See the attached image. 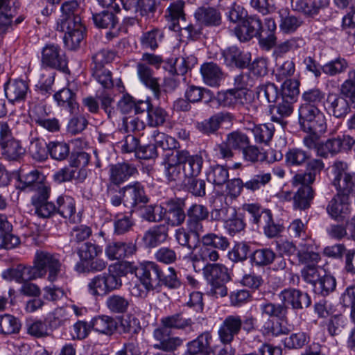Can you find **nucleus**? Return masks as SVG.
<instances>
[{
	"label": "nucleus",
	"instance_id": "obj_8",
	"mask_svg": "<svg viewBox=\"0 0 355 355\" xmlns=\"http://www.w3.org/2000/svg\"><path fill=\"white\" fill-rule=\"evenodd\" d=\"M42 66L68 72V60L63 50L55 44H46L42 51Z\"/></svg>",
	"mask_w": 355,
	"mask_h": 355
},
{
	"label": "nucleus",
	"instance_id": "obj_63",
	"mask_svg": "<svg viewBox=\"0 0 355 355\" xmlns=\"http://www.w3.org/2000/svg\"><path fill=\"white\" fill-rule=\"evenodd\" d=\"M49 153L52 159L62 161L69 155V146L64 142L52 141L49 144Z\"/></svg>",
	"mask_w": 355,
	"mask_h": 355
},
{
	"label": "nucleus",
	"instance_id": "obj_56",
	"mask_svg": "<svg viewBox=\"0 0 355 355\" xmlns=\"http://www.w3.org/2000/svg\"><path fill=\"white\" fill-rule=\"evenodd\" d=\"M152 137L155 141V147H159L163 150H179L178 142L176 139L163 132L155 130L152 135Z\"/></svg>",
	"mask_w": 355,
	"mask_h": 355
},
{
	"label": "nucleus",
	"instance_id": "obj_62",
	"mask_svg": "<svg viewBox=\"0 0 355 355\" xmlns=\"http://www.w3.org/2000/svg\"><path fill=\"white\" fill-rule=\"evenodd\" d=\"M92 75L95 80L104 88L110 89L113 86L111 72L102 65L94 66L92 68Z\"/></svg>",
	"mask_w": 355,
	"mask_h": 355
},
{
	"label": "nucleus",
	"instance_id": "obj_34",
	"mask_svg": "<svg viewBox=\"0 0 355 355\" xmlns=\"http://www.w3.org/2000/svg\"><path fill=\"white\" fill-rule=\"evenodd\" d=\"M203 82L210 87H218L223 78V73L216 63L205 62L200 67Z\"/></svg>",
	"mask_w": 355,
	"mask_h": 355
},
{
	"label": "nucleus",
	"instance_id": "obj_12",
	"mask_svg": "<svg viewBox=\"0 0 355 355\" xmlns=\"http://www.w3.org/2000/svg\"><path fill=\"white\" fill-rule=\"evenodd\" d=\"M119 192L123 195L124 205L132 208L139 207L141 205L147 204L149 201L144 186L139 182L119 188Z\"/></svg>",
	"mask_w": 355,
	"mask_h": 355
},
{
	"label": "nucleus",
	"instance_id": "obj_35",
	"mask_svg": "<svg viewBox=\"0 0 355 355\" xmlns=\"http://www.w3.org/2000/svg\"><path fill=\"white\" fill-rule=\"evenodd\" d=\"M136 246L132 243L112 242L105 248V254L110 260H119L133 254Z\"/></svg>",
	"mask_w": 355,
	"mask_h": 355
},
{
	"label": "nucleus",
	"instance_id": "obj_5",
	"mask_svg": "<svg viewBox=\"0 0 355 355\" xmlns=\"http://www.w3.org/2000/svg\"><path fill=\"white\" fill-rule=\"evenodd\" d=\"M245 209L250 214L254 224L263 226L268 238L275 237L282 231V227L273 222L270 210L263 209L255 204L245 205Z\"/></svg>",
	"mask_w": 355,
	"mask_h": 355
},
{
	"label": "nucleus",
	"instance_id": "obj_61",
	"mask_svg": "<svg viewBox=\"0 0 355 355\" xmlns=\"http://www.w3.org/2000/svg\"><path fill=\"white\" fill-rule=\"evenodd\" d=\"M276 257V254L270 248H261L256 250L252 255V261L257 266H266L272 263Z\"/></svg>",
	"mask_w": 355,
	"mask_h": 355
},
{
	"label": "nucleus",
	"instance_id": "obj_57",
	"mask_svg": "<svg viewBox=\"0 0 355 355\" xmlns=\"http://www.w3.org/2000/svg\"><path fill=\"white\" fill-rule=\"evenodd\" d=\"M257 94L259 98L265 99L268 103H275L280 97L277 87L271 83L259 86Z\"/></svg>",
	"mask_w": 355,
	"mask_h": 355
},
{
	"label": "nucleus",
	"instance_id": "obj_30",
	"mask_svg": "<svg viewBox=\"0 0 355 355\" xmlns=\"http://www.w3.org/2000/svg\"><path fill=\"white\" fill-rule=\"evenodd\" d=\"M212 336L210 332L205 331L196 339L187 343V349L184 355L207 354L211 351Z\"/></svg>",
	"mask_w": 355,
	"mask_h": 355
},
{
	"label": "nucleus",
	"instance_id": "obj_17",
	"mask_svg": "<svg viewBox=\"0 0 355 355\" xmlns=\"http://www.w3.org/2000/svg\"><path fill=\"white\" fill-rule=\"evenodd\" d=\"M162 165L165 177L168 182H178L184 178L178 150L166 153L164 155Z\"/></svg>",
	"mask_w": 355,
	"mask_h": 355
},
{
	"label": "nucleus",
	"instance_id": "obj_7",
	"mask_svg": "<svg viewBox=\"0 0 355 355\" xmlns=\"http://www.w3.org/2000/svg\"><path fill=\"white\" fill-rule=\"evenodd\" d=\"M122 282L118 275L104 272L91 279L87 284L88 292L93 296L105 295L119 289Z\"/></svg>",
	"mask_w": 355,
	"mask_h": 355
},
{
	"label": "nucleus",
	"instance_id": "obj_6",
	"mask_svg": "<svg viewBox=\"0 0 355 355\" xmlns=\"http://www.w3.org/2000/svg\"><path fill=\"white\" fill-rule=\"evenodd\" d=\"M333 185L338 193L349 196L355 189V173L349 171L346 162L336 160L332 165Z\"/></svg>",
	"mask_w": 355,
	"mask_h": 355
},
{
	"label": "nucleus",
	"instance_id": "obj_32",
	"mask_svg": "<svg viewBox=\"0 0 355 355\" xmlns=\"http://www.w3.org/2000/svg\"><path fill=\"white\" fill-rule=\"evenodd\" d=\"M225 62L228 66H235L239 68L246 67L250 61V55L241 51L236 46H230L222 53Z\"/></svg>",
	"mask_w": 355,
	"mask_h": 355
},
{
	"label": "nucleus",
	"instance_id": "obj_60",
	"mask_svg": "<svg viewBox=\"0 0 355 355\" xmlns=\"http://www.w3.org/2000/svg\"><path fill=\"white\" fill-rule=\"evenodd\" d=\"M251 131L257 143L268 144L272 137L274 127L271 124L254 125Z\"/></svg>",
	"mask_w": 355,
	"mask_h": 355
},
{
	"label": "nucleus",
	"instance_id": "obj_52",
	"mask_svg": "<svg viewBox=\"0 0 355 355\" xmlns=\"http://www.w3.org/2000/svg\"><path fill=\"white\" fill-rule=\"evenodd\" d=\"M202 244L210 246L221 251H225L230 246L228 239L223 236L215 233H208L201 238Z\"/></svg>",
	"mask_w": 355,
	"mask_h": 355
},
{
	"label": "nucleus",
	"instance_id": "obj_3",
	"mask_svg": "<svg viewBox=\"0 0 355 355\" xmlns=\"http://www.w3.org/2000/svg\"><path fill=\"white\" fill-rule=\"evenodd\" d=\"M250 144L249 137L239 130L228 133L225 139L216 145L215 151L218 158L224 160H231L234 156V150H241Z\"/></svg>",
	"mask_w": 355,
	"mask_h": 355
},
{
	"label": "nucleus",
	"instance_id": "obj_20",
	"mask_svg": "<svg viewBox=\"0 0 355 355\" xmlns=\"http://www.w3.org/2000/svg\"><path fill=\"white\" fill-rule=\"evenodd\" d=\"M324 168V164L322 159H312L306 164L304 172L297 173L292 178L293 186L300 184L311 185L315 180L316 176L320 175Z\"/></svg>",
	"mask_w": 355,
	"mask_h": 355
},
{
	"label": "nucleus",
	"instance_id": "obj_53",
	"mask_svg": "<svg viewBox=\"0 0 355 355\" xmlns=\"http://www.w3.org/2000/svg\"><path fill=\"white\" fill-rule=\"evenodd\" d=\"M164 36V33L159 28H153L142 34L140 41L143 48L155 50L158 47L159 42H161Z\"/></svg>",
	"mask_w": 355,
	"mask_h": 355
},
{
	"label": "nucleus",
	"instance_id": "obj_23",
	"mask_svg": "<svg viewBox=\"0 0 355 355\" xmlns=\"http://www.w3.org/2000/svg\"><path fill=\"white\" fill-rule=\"evenodd\" d=\"M279 298L284 305H291L293 309H304L311 304L309 295L295 288L284 289L279 294Z\"/></svg>",
	"mask_w": 355,
	"mask_h": 355
},
{
	"label": "nucleus",
	"instance_id": "obj_37",
	"mask_svg": "<svg viewBox=\"0 0 355 355\" xmlns=\"http://www.w3.org/2000/svg\"><path fill=\"white\" fill-rule=\"evenodd\" d=\"M90 326L92 329L101 334L111 336L116 330L117 323L112 317L102 315L94 317L90 321Z\"/></svg>",
	"mask_w": 355,
	"mask_h": 355
},
{
	"label": "nucleus",
	"instance_id": "obj_40",
	"mask_svg": "<svg viewBox=\"0 0 355 355\" xmlns=\"http://www.w3.org/2000/svg\"><path fill=\"white\" fill-rule=\"evenodd\" d=\"M0 146L2 155L6 159L10 161H19L26 153V149L22 146L21 142L15 139L3 141Z\"/></svg>",
	"mask_w": 355,
	"mask_h": 355
},
{
	"label": "nucleus",
	"instance_id": "obj_28",
	"mask_svg": "<svg viewBox=\"0 0 355 355\" xmlns=\"http://www.w3.org/2000/svg\"><path fill=\"white\" fill-rule=\"evenodd\" d=\"M248 92L242 89H230L218 94L217 101L223 107L244 106L247 101Z\"/></svg>",
	"mask_w": 355,
	"mask_h": 355
},
{
	"label": "nucleus",
	"instance_id": "obj_10",
	"mask_svg": "<svg viewBox=\"0 0 355 355\" xmlns=\"http://www.w3.org/2000/svg\"><path fill=\"white\" fill-rule=\"evenodd\" d=\"M265 32L261 19L255 15L246 16L234 28V33L241 42H247Z\"/></svg>",
	"mask_w": 355,
	"mask_h": 355
},
{
	"label": "nucleus",
	"instance_id": "obj_47",
	"mask_svg": "<svg viewBox=\"0 0 355 355\" xmlns=\"http://www.w3.org/2000/svg\"><path fill=\"white\" fill-rule=\"evenodd\" d=\"M185 98L190 103H195L205 99L208 102L213 98V93L205 88L189 85L185 91Z\"/></svg>",
	"mask_w": 355,
	"mask_h": 355
},
{
	"label": "nucleus",
	"instance_id": "obj_14",
	"mask_svg": "<svg viewBox=\"0 0 355 355\" xmlns=\"http://www.w3.org/2000/svg\"><path fill=\"white\" fill-rule=\"evenodd\" d=\"M103 6H106L103 10L94 13L92 19L95 26L99 28H113L118 23L116 12L120 10L119 6L114 1L106 3L103 0H98Z\"/></svg>",
	"mask_w": 355,
	"mask_h": 355
},
{
	"label": "nucleus",
	"instance_id": "obj_46",
	"mask_svg": "<svg viewBox=\"0 0 355 355\" xmlns=\"http://www.w3.org/2000/svg\"><path fill=\"white\" fill-rule=\"evenodd\" d=\"M20 320L10 314L0 315V334L12 335L18 334L21 329Z\"/></svg>",
	"mask_w": 355,
	"mask_h": 355
},
{
	"label": "nucleus",
	"instance_id": "obj_33",
	"mask_svg": "<svg viewBox=\"0 0 355 355\" xmlns=\"http://www.w3.org/2000/svg\"><path fill=\"white\" fill-rule=\"evenodd\" d=\"M46 112L44 107L36 105L31 111V118L37 125L50 131L55 132L60 130V123L55 118H46Z\"/></svg>",
	"mask_w": 355,
	"mask_h": 355
},
{
	"label": "nucleus",
	"instance_id": "obj_38",
	"mask_svg": "<svg viewBox=\"0 0 355 355\" xmlns=\"http://www.w3.org/2000/svg\"><path fill=\"white\" fill-rule=\"evenodd\" d=\"M58 106L67 110L70 113H75L78 109L76 94L70 89L63 88L53 95Z\"/></svg>",
	"mask_w": 355,
	"mask_h": 355
},
{
	"label": "nucleus",
	"instance_id": "obj_15",
	"mask_svg": "<svg viewBox=\"0 0 355 355\" xmlns=\"http://www.w3.org/2000/svg\"><path fill=\"white\" fill-rule=\"evenodd\" d=\"M241 330V316L237 314L227 315L221 322L218 334L220 342L230 344Z\"/></svg>",
	"mask_w": 355,
	"mask_h": 355
},
{
	"label": "nucleus",
	"instance_id": "obj_18",
	"mask_svg": "<svg viewBox=\"0 0 355 355\" xmlns=\"http://www.w3.org/2000/svg\"><path fill=\"white\" fill-rule=\"evenodd\" d=\"M137 173L138 171L135 166L126 162L111 164L109 166V183L107 185L119 188L121 184Z\"/></svg>",
	"mask_w": 355,
	"mask_h": 355
},
{
	"label": "nucleus",
	"instance_id": "obj_43",
	"mask_svg": "<svg viewBox=\"0 0 355 355\" xmlns=\"http://www.w3.org/2000/svg\"><path fill=\"white\" fill-rule=\"evenodd\" d=\"M56 213L71 223H75L76 207L74 200L68 196H61L57 199Z\"/></svg>",
	"mask_w": 355,
	"mask_h": 355
},
{
	"label": "nucleus",
	"instance_id": "obj_54",
	"mask_svg": "<svg viewBox=\"0 0 355 355\" xmlns=\"http://www.w3.org/2000/svg\"><path fill=\"white\" fill-rule=\"evenodd\" d=\"M336 287V279L333 276L324 273L322 278L313 286V291L316 294L324 297L332 293Z\"/></svg>",
	"mask_w": 355,
	"mask_h": 355
},
{
	"label": "nucleus",
	"instance_id": "obj_2",
	"mask_svg": "<svg viewBox=\"0 0 355 355\" xmlns=\"http://www.w3.org/2000/svg\"><path fill=\"white\" fill-rule=\"evenodd\" d=\"M33 277L40 278L47 273L48 279L54 282L61 270V263L57 255L44 250H37L35 252L33 266L32 267Z\"/></svg>",
	"mask_w": 355,
	"mask_h": 355
},
{
	"label": "nucleus",
	"instance_id": "obj_13",
	"mask_svg": "<svg viewBox=\"0 0 355 355\" xmlns=\"http://www.w3.org/2000/svg\"><path fill=\"white\" fill-rule=\"evenodd\" d=\"M155 340L153 347L166 352H173L183 344V340L178 336H171V331L161 326L153 331Z\"/></svg>",
	"mask_w": 355,
	"mask_h": 355
},
{
	"label": "nucleus",
	"instance_id": "obj_29",
	"mask_svg": "<svg viewBox=\"0 0 355 355\" xmlns=\"http://www.w3.org/2000/svg\"><path fill=\"white\" fill-rule=\"evenodd\" d=\"M85 27L82 21L69 24L68 27L63 30H57L58 31L64 32V42L65 45L70 49H76L78 48L83 40Z\"/></svg>",
	"mask_w": 355,
	"mask_h": 355
},
{
	"label": "nucleus",
	"instance_id": "obj_42",
	"mask_svg": "<svg viewBox=\"0 0 355 355\" xmlns=\"http://www.w3.org/2000/svg\"><path fill=\"white\" fill-rule=\"evenodd\" d=\"M327 103L329 110L336 118L345 116L350 110L348 101L341 95L330 94L327 97Z\"/></svg>",
	"mask_w": 355,
	"mask_h": 355
},
{
	"label": "nucleus",
	"instance_id": "obj_9",
	"mask_svg": "<svg viewBox=\"0 0 355 355\" xmlns=\"http://www.w3.org/2000/svg\"><path fill=\"white\" fill-rule=\"evenodd\" d=\"M209 215L208 208L202 204L194 203L187 210L186 227L198 239L204 232L202 222L208 219Z\"/></svg>",
	"mask_w": 355,
	"mask_h": 355
},
{
	"label": "nucleus",
	"instance_id": "obj_55",
	"mask_svg": "<svg viewBox=\"0 0 355 355\" xmlns=\"http://www.w3.org/2000/svg\"><path fill=\"white\" fill-rule=\"evenodd\" d=\"M28 153L35 160L44 161L48 157L49 144L40 139H34L31 141Z\"/></svg>",
	"mask_w": 355,
	"mask_h": 355
},
{
	"label": "nucleus",
	"instance_id": "obj_50",
	"mask_svg": "<svg viewBox=\"0 0 355 355\" xmlns=\"http://www.w3.org/2000/svg\"><path fill=\"white\" fill-rule=\"evenodd\" d=\"M261 315L265 318H282L286 313V306L283 304H274L269 302L259 304Z\"/></svg>",
	"mask_w": 355,
	"mask_h": 355
},
{
	"label": "nucleus",
	"instance_id": "obj_16",
	"mask_svg": "<svg viewBox=\"0 0 355 355\" xmlns=\"http://www.w3.org/2000/svg\"><path fill=\"white\" fill-rule=\"evenodd\" d=\"M354 143V139L349 136L328 139L325 142L321 143L318 150V155L324 158L328 157L329 154L335 155L343 150L350 149Z\"/></svg>",
	"mask_w": 355,
	"mask_h": 355
},
{
	"label": "nucleus",
	"instance_id": "obj_36",
	"mask_svg": "<svg viewBox=\"0 0 355 355\" xmlns=\"http://www.w3.org/2000/svg\"><path fill=\"white\" fill-rule=\"evenodd\" d=\"M232 118V115L230 113L220 112L207 120L198 123L196 127L202 133L209 135L215 133L219 129L221 123L231 121Z\"/></svg>",
	"mask_w": 355,
	"mask_h": 355
},
{
	"label": "nucleus",
	"instance_id": "obj_39",
	"mask_svg": "<svg viewBox=\"0 0 355 355\" xmlns=\"http://www.w3.org/2000/svg\"><path fill=\"white\" fill-rule=\"evenodd\" d=\"M288 98L280 96L277 101V105L270 107L272 121L282 124L283 118L288 117L293 111V103Z\"/></svg>",
	"mask_w": 355,
	"mask_h": 355
},
{
	"label": "nucleus",
	"instance_id": "obj_22",
	"mask_svg": "<svg viewBox=\"0 0 355 355\" xmlns=\"http://www.w3.org/2000/svg\"><path fill=\"white\" fill-rule=\"evenodd\" d=\"M185 200L182 198L171 199L166 202V220L172 227L181 226L185 221L187 212L184 211Z\"/></svg>",
	"mask_w": 355,
	"mask_h": 355
},
{
	"label": "nucleus",
	"instance_id": "obj_1",
	"mask_svg": "<svg viewBox=\"0 0 355 355\" xmlns=\"http://www.w3.org/2000/svg\"><path fill=\"white\" fill-rule=\"evenodd\" d=\"M203 275L210 286V293L216 297L227 295L226 284L230 280L227 268L220 263H207L202 269Z\"/></svg>",
	"mask_w": 355,
	"mask_h": 355
},
{
	"label": "nucleus",
	"instance_id": "obj_45",
	"mask_svg": "<svg viewBox=\"0 0 355 355\" xmlns=\"http://www.w3.org/2000/svg\"><path fill=\"white\" fill-rule=\"evenodd\" d=\"M105 306L112 313H125L129 308L130 301L123 295L112 294L106 299Z\"/></svg>",
	"mask_w": 355,
	"mask_h": 355
},
{
	"label": "nucleus",
	"instance_id": "obj_31",
	"mask_svg": "<svg viewBox=\"0 0 355 355\" xmlns=\"http://www.w3.org/2000/svg\"><path fill=\"white\" fill-rule=\"evenodd\" d=\"M138 76L143 84L150 89L156 99L161 95L160 85L157 78L154 77L152 69L144 63H138L137 65Z\"/></svg>",
	"mask_w": 355,
	"mask_h": 355
},
{
	"label": "nucleus",
	"instance_id": "obj_48",
	"mask_svg": "<svg viewBox=\"0 0 355 355\" xmlns=\"http://www.w3.org/2000/svg\"><path fill=\"white\" fill-rule=\"evenodd\" d=\"M229 178L228 170L221 165L211 166L207 173V180L215 186L220 187L226 183Z\"/></svg>",
	"mask_w": 355,
	"mask_h": 355
},
{
	"label": "nucleus",
	"instance_id": "obj_41",
	"mask_svg": "<svg viewBox=\"0 0 355 355\" xmlns=\"http://www.w3.org/2000/svg\"><path fill=\"white\" fill-rule=\"evenodd\" d=\"M28 91V84L22 80H16L5 87L6 96L10 102L24 100Z\"/></svg>",
	"mask_w": 355,
	"mask_h": 355
},
{
	"label": "nucleus",
	"instance_id": "obj_51",
	"mask_svg": "<svg viewBox=\"0 0 355 355\" xmlns=\"http://www.w3.org/2000/svg\"><path fill=\"white\" fill-rule=\"evenodd\" d=\"M279 13L281 18L279 28L284 33H293L302 24L301 20L290 15L287 10H282Z\"/></svg>",
	"mask_w": 355,
	"mask_h": 355
},
{
	"label": "nucleus",
	"instance_id": "obj_49",
	"mask_svg": "<svg viewBox=\"0 0 355 355\" xmlns=\"http://www.w3.org/2000/svg\"><path fill=\"white\" fill-rule=\"evenodd\" d=\"M271 180V173L261 171L246 181L244 183V187L248 190L255 191L263 189L270 182Z\"/></svg>",
	"mask_w": 355,
	"mask_h": 355
},
{
	"label": "nucleus",
	"instance_id": "obj_27",
	"mask_svg": "<svg viewBox=\"0 0 355 355\" xmlns=\"http://www.w3.org/2000/svg\"><path fill=\"white\" fill-rule=\"evenodd\" d=\"M194 322L190 318H187L182 312L162 317L160 319V326L167 329L186 331L193 327Z\"/></svg>",
	"mask_w": 355,
	"mask_h": 355
},
{
	"label": "nucleus",
	"instance_id": "obj_25",
	"mask_svg": "<svg viewBox=\"0 0 355 355\" xmlns=\"http://www.w3.org/2000/svg\"><path fill=\"white\" fill-rule=\"evenodd\" d=\"M160 267L153 261L147 262L142 268L141 282L147 291H151L160 285Z\"/></svg>",
	"mask_w": 355,
	"mask_h": 355
},
{
	"label": "nucleus",
	"instance_id": "obj_64",
	"mask_svg": "<svg viewBox=\"0 0 355 355\" xmlns=\"http://www.w3.org/2000/svg\"><path fill=\"white\" fill-rule=\"evenodd\" d=\"M324 273V271L317 265L304 266L301 271L302 279L313 286L322 278Z\"/></svg>",
	"mask_w": 355,
	"mask_h": 355
},
{
	"label": "nucleus",
	"instance_id": "obj_24",
	"mask_svg": "<svg viewBox=\"0 0 355 355\" xmlns=\"http://www.w3.org/2000/svg\"><path fill=\"white\" fill-rule=\"evenodd\" d=\"M194 17L201 26L218 27L222 24L221 13L214 7H200L196 10Z\"/></svg>",
	"mask_w": 355,
	"mask_h": 355
},
{
	"label": "nucleus",
	"instance_id": "obj_59",
	"mask_svg": "<svg viewBox=\"0 0 355 355\" xmlns=\"http://www.w3.org/2000/svg\"><path fill=\"white\" fill-rule=\"evenodd\" d=\"M309 154L300 149L293 148L289 149L285 155V162L290 166H300L303 165L309 159Z\"/></svg>",
	"mask_w": 355,
	"mask_h": 355
},
{
	"label": "nucleus",
	"instance_id": "obj_19",
	"mask_svg": "<svg viewBox=\"0 0 355 355\" xmlns=\"http://www.w3.org/2000/svg\"><path fill=\"white\" fill-rule=\"evenodd\" d=\"M184 178H197L201 173L204 159L200 155H190L187 150H178Z\"/></svg>",
	"mask_w": 355,
	"mask_h": 355
},
{
	"label": "nucleus",
	"instance_id": "obj_44",
	"mask_svg": "<svg viewBox=\"0 0 355 355\" xmlns=\"http://www.w3.org/2000/svg\"><path fill=\"white\" fill-rule=\"evenodd\" d=\"M301 187L293 196L294 207L300 209H305L310 206V202L314 197V191L309 184H300Z\"/></svg>",
	"mask_w": 355,
	"mask_h": 355
},
{
	"label": "nucleus",
	"instance_id": "obj_26",
	"mask_svg": "<svg viewBox=\"0 0 355 355\" xmlns=\"http://www.w3.org/2000/svg\"><path fill=\"white\" fill-rule=\"evenodd\" d=\"M168 225L161 224L155 225L147 230L142 238L146 248H153L167 241L168 238Z\"/></svg>",
	"mask_w": 355,
	"mask_h": 355
},
{
	"label": "nucleus",
	"instance_id": "obj_4",
	"mask_svg": "<svg viewBox=\"0 0 355 355\" xmlns=\"http://www.w3.org/2000/svg\"><path fill=\"white\" fill-rule=\"evenodd\" d=\"M299 123L303 130L325 132L326 119L324 114L314 105L302 104L298 110Z\"/></svg>",
	"mask_w": 355,
	"mask_h": 355
},
{
	"label": "nucleus",
	"instance_id": "obj_11",
	"mask_svg": "<svg viewBox=\"0 0 355 355\" xmlns=\"http://www.w3.org/2000/svg\"><path fill=\"white\" fill-rule=\"evenodd\" d=\"M61 16L58 19L56 30H63L69 28V24L82 21L83 8L76 0L64 2L60 8Z\"/></svg>",
	"mask_w": 355,
	"mask_h": 355
},
{
	"label": "nucleus",
	"instance_id": "obj_58",
	"mask_svg": "<svg viewBox=\"0 0 355 355\" xmlns=\"http://www.w3.org/2000/svg\"><path fill=\"white\" fill-rule=\"evenodd\" d=\"M19 184L17 188L21 190L29 191L38 183H41V176L37 171H32L26 174L20 173L18 177Z\"/></svg>",
	"mask_w": 355,
	"mask_h": 355
},
{
	"label": "nucleus",
	"instance_id": "obj_21",
	"mask_svg": "<svg viewBox=\"0 0 355 355\" xmlns=\"http://www.w3.org/2000/svg\"><path fill=\"white\" fill-rule=\"evenodd\" d=\"M349 196L337 193L329 202L327 211L329 215L338 221L343 220L350 213Z\"/></svg>",
	"mask_w": 355,
	"mask_h": 355
}]
</instances>
